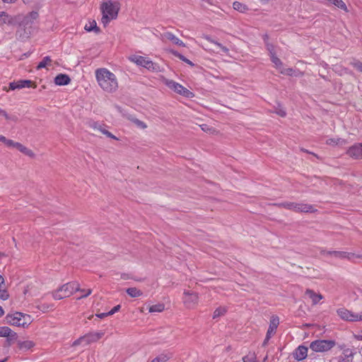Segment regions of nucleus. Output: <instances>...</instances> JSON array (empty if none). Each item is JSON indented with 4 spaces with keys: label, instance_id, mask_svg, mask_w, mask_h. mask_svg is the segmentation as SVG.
<instances>
[{
    "label": "nucleus",
    "instance_id": "obj_53",
    "mask_svg": "<svg viewBox=\"0 0 362 362\" xmlns=\"http://www.w3.org/2000/svg\"><path fill=\"white\" fill-rule=\"evenodd\" d=\"M0 116H4L6 119L8 118V115L6 112L0 108Z\"/></svg>",
    "mask_w": 362,
    "mask_h": 362
},
{
    "label": "nucleus",
    "instance_id": "obj_42",
    "mask_svg": "<svg viewBox=\"0 0 362 362\" xmlns=\"http://www.w3.org/2000/svg\"><path fill=\"white\" fill-rule=\"evenodd\" d=\"M168 52L170 54H172L173 56L179 58L180 60H182V62H185L186 57L185 56H183L182 54H180V52H178L177 51L174 50V49H168Z\"/></svg>",
    "mask_w": 362,
    "mask_h": 362
},
{
    "label": "nucleus",
    "instance_id": "obj_41",
    "mask_svg": "<svg viewBox=\"0 0 362 362\" xmlns=\"http://www.w3.org/2000/svg\"><path fill=\"white\" fill-rule=\"evenodd\" d=\"M266 47H267V49L269 52V57L274 56V55L276 54V52L275 51V47H274V46L272 44L267 42L266 43Z\"/></svg>",
    "mask_w": 362,
    "mask_h": 362
},
{
    "label": "nucleus",
    "instance_id": "obj_29",
    "mask_svg": "<svg viewBox=\"0 0 362 362\" xmlns=\"http://www.w3.org/2000/svg\"><path fill=\"white\" fill-rule=\"evenodd\" d=\"M165 309V305L163 303H158L156 305H153L149 307L148 311L149 313H160Z\"/></svg>",
    "mask_w": 362,
    "mask_h": 362
},
{
    "label": "nucleus",
    "instance_id": "obj_2",
    "mask_svg": "<svg viewBox=\"0 0 362 362\" xmlns=\"http://www.w3.org/2000/svg\"><path fill=\"white\" fill-rule=\"evenodd\" d=\"M100 9L103 14L101 21L105 26L112 20L117 18L120 9V4L118 1H107L101 4Z\"/></svg>",
    "mask_w": 362,
    "mask_h": 362
},
{
    "label": "nucleus",
    "instance_id": "obj_57",
    "mask_svg": "<svg viewBox=\"0 0 362 362\" xmlns=\"http://www.w3.org/2000/svg\"><path fill=\"white\" fill-rule=\"evenodd\" d=\"M121 279H124V280H127V279H130V276L129 274H121Z\"/></svg>",
    "mask_w": 362,
    "mask_h": 362
},
{
    "label": "nucleus",
    "instance_id": "obj_60",
    "mask_svg": "<svg viewBox=\"0 0 362 362\" xmlns=\"http://www.w3.org/2000/svg\"><path fill=\"white\" fill-rule=\"evenodd\" d=\"M185 62L187 63V64L190 65L191 66H193L194 65L192 61H190L189 59H188L187 58H186Z\"/></svg>",
    "mask_w": 362,
    "mask_h": 362
},
{
    "label": "nucleus",
    "instance_id": "obj_56",
    "mask_svg": "<svg viewBox=\"0 0 362 362\" xmlns=\"http://www.w3.org/2000/svg\"><path fill=\"white\" fill-rule=\"evenodd\" d=\"M96 316L99 318H103L105 317L109 316L108 313H102L100 314H97Z\"/></svg>",
    "mask_w": 362,
    "mask_h": 362
},
{
    "label": "nucleus",
    "instance_id": "obj_5",
    "mask_svg": "<svg viewBox=\"0 0 362 362\" xmlns=\"http://www.w3.org/2000/svg\"><path fill=\"white\" fill-rule=\"evenodd\" d=\"M336 345V341L332 339H317L310 344V349L315 352H326Z\"/></svg>",
    "mask_w": 362,
    "mask_h": 362
},
{
    "label": "nucleus",
    "instance_id": "obj_38",
    "mask_svg": "<svg viewBox=\"0 0 362 362\" xmlns=\"http://www.w3.org/2000/svg\"><path fill=\"white\" fill-rule=\"evenodd\" d=\"M51 59L49 57L47 56V57H45L38 64V65L37 66V69H42V68H45L46 67L47 64L49 62H51Z\"/></svg>",
    "mask_w": 362,
    "mask_h": 362
},
{
    "label": "nucleus",
    "instance_id": "obj_46",
    "mask_svg": "<svg viewBox=\"0 0 362 362\" xmlns=\"http://www.w3.org/2000/svg\"><path fill=\"white\" fill-rule=\"evenodd\" d=\"M280 72L282 74H285L287 76H292L293 74V69L291 68H288V69L281 68V69L280 70Z\"/></svg>",
    "mask_w": 362,
    "mask_h": 362
},
{
    "label": "nucleus",
    "instance_id": "obj_16",
    "mask_svg": "<svg viewBox=\"0 0 362 362\" xmlns=\"http://www.w3.org/2000/svg\"><path fill=\"white\" fill-rule=\"evenodd\" d=\"M294 358L298 361L305 359L308 356V347L300 345L295 351Z\"/></svg>",
    "mask_w": 362,
    "mask_h": 362
},
{
    "label": "nucleus",
    "instance_id": "obj_17",
    "mask_svg": "<svg viewBox=\"0 0 362 362\" xmlns=\"http://www.w3.org/2000/svg\"><path fill=\"white\" fill-rule=\"evenodd\" d=\"M305 293L311 299L313 305H316L320 300L323 298L321 294L316 293L313 290L309 288L305 291Z\"/></svg>",
    "mask_w": 362,
    "mask_h": 362
},
{
    "label": "nucleus",
    "instance_id": "obj_48",
    "mask_svg": "<svg viewBox=\"0 0 362 362\" xmlns=\"http://www.w3.org/2000/svg\"><path fill=\"white\" fill-rule=\"evenodd\" d=\"M84 291H80L81 293H82V295L78 298V299H81V298H86L87 296H88L91 293H92V290L88 288V289H83Z\"/></svg>",
    "mask_w": 362,
    "mask_h": 362
},
{
    "label": "nucleus",
    "instance_id": "obj_31",
    "mask_svg": "<svg viewBox=\"0 0 362 362\" xmlns=\"http://www.w3.org/2000/svg\"><path fill=\"white\" fill-rule=\"evenodd\" d=\"M35 344L33 341L30 340L24 341L20 343V349L22 350H28L34 346Z\"/></svg>",
    "mask_w": 362,
    "mask_h": 362
},
{
    "label": "nucleus",
    "instance_id": "obj_6",
    "mask_svg": "<svg viewBox=\"0 0 362 362\" xmlns=\"http://www.w3.org/2000/svg\"><path fill=\"white\" fill-rule=\"evenodd\" d=\"M29 320V315H24L18 312H16L13 314H8L6 316V322L13 326L25 327L28 324Z\"/></svg>",
    "mask_w": 362,
    "mask_h": 362
},
{
    "label": "nucleus",
    "instance_id": "obj_59",
    "mask_svg": "<svg viewBox=\"0 0 362 362\" xmlns=\"http://www.w3.org/2000/svg\"><path fill=\"white\" fill-rule=\"evenodd\" d=\"M8 139H6L4 136L0 135V141L3 143H6Z\"/></svg>",
    "mask_w": 362,
    "mask_h": 362
},
{
    "label": "nucleus",
    "instance_id": "obj_13",
    "mask_svg": "<svg viewBox=\"0 0 362 362\" xmlns=\"http://www.w3.org/2000/svg\"><path fill=\"white\" fill-rule=\"evenodd\" d=\"M279 325V318L276 315H272L270 318L269 326L266 335L267 339H271L272 336L275 334L276 329Z\"/></svg>",
    "mask_w": 362,
    "mask_h": 362
},
{
    "label": "nucleus",
    "instance_id": "obj_61",
    "mask_svg": "<svg viewBox=\"0 0 362 362\" xmlns=\"http://www.w3.org/2000/svg\"><path fill=\"white\" fill-rule=\"evenodd\" d=\"M185 62L187 63V64L190 65L191 66H193L194 65L192 61H190L189 59H188L187 58H186Z\"/></svg>",
    "mask_w": 362,
    "mask_h": 362
},
{
    "label": "nucleus",
    "instance_id": "obj_45",
    "mask_svg": "<svg viewBox=\"0 0 362 362\" xmlns=\"http://www.w3.org/2000/svg\"><path fill=\"white\" fill-rule=\"evenodd\" d=\"M21 152L31 158L35 156V153L25 146H23V148L21 149Z\"/></svg>",
    "mask_w": 362,
    "mask_h": 362
},
{
    "label": "nucleus",
    "instance_id": "obj_64",
    "mask_svg": "<svg viewBox=\"0 0 362 362\" xmlns=\"http://www.w3.org/2000/svg\"><path fill=\"white\" fill-rule=\"evenodd\" d=\"M6 361V358H2L0 356V362H5Z\"/></svg>",
    "mask_w": 362,
    "mask_h": 362
},
{
    "label": "nucleus",
    "instance_id": "obj_47",
    "mask_svg": "<svg viewBox=\"0 0 362 362\" xmlns=\"http://www.w3.org/2000/svg\"><path fill=\"white\" fill-rule=\"evenodd\" d=\"M243 362H257L256 357L255 355L245 356Z\"/></svg>",
    "mask_w": 362,
    "mask_h": 362
},
{
    "label": "nucleus",
    "instance_id": "obj_43",
    "mask_svg": "<svg viewBox=\"0 0 362 362\" xmlns=\"http://www.w3.org/2000/svg\"><path fill=\"white\" fill-rule=\"evenodd\" d=\"M168 52L170 54H172L173 56L179 58L180 60H182V62H185L186 57L185 56H183L182 54H180V52H178L177 51L174 50V49H168Z\"/></svg>",
    "mask_w": 362,
    "mask_h": 362
},
{
    "label": "nucleus",
    "instance_id": "obj_36",
    "mask_svg": "<svg viewBox=\"0 0 362 362\" xmlns=\"http://www.w3.org/2000/svg\"><path fill=\"white\" fill-rule=\"evenodd\" d=\"M226 313V309L224 307H219L215 310L213 314V318L216 319L223 315Z\"/></svg>",
    "mask_w": 362,
    "mask_h": 362
},
{
    "label": "nucleus",
    "instance_id": "obj_28",
    "mask_svg": "<svg viewBox=\"0 0 362 362\" xmlns=\"http://www.w3.org/2000/svg\"><path fill=\"white\" fill-rule=\"evenodd\" d=\"M233 8L236 11H238L241 13H245L248 8L246 5L239 2V1H235L233 4Z\"/></svg>",
    "mask_w": 362,
    "mask_h": 362
},
{
    "label": "nucleus",
    "instance_id": "obj_50",
    "mask_svg": "<svg viewBox=\"0 0 362 362\" xmlns=\"http://www.w3.org/2000/svg\"><path fill=\"white\" fill-rule=\"evenodd\" d=\"M38 13L36 11H32L29 13L28 18H31L32 20H35L38 18Z\"/></svg>",
    "mask_w": 362,
    "mask_h": 362
},
{
    "label": "nucleus",
    "instance_id": "obj_25",
    "mask_svg": "<svg viewBox=\"0 0 362 362\" xmlns=\"http://www.w3.org/2000/svg\"><path fill=\"white\" fill-rule=\"evenodd\" d=\"M126 291L127 293L132 298L140 297L143 294V292L141 290L135 287L128 288Z\"/></svg>",
    "mask_w": 362,
    "mask_h": 362
},
{
    "label": "nucleus",
    "instance_id": "obj_35",
    "mask_svg": "<svg viewBox=\"0 0 362 362\" xmlns=\"http://www.w3.org/2000/svg\"><path fill=\"white\" fill-rule=\"evenodd\" d=\"M206 39L208 40L209 42H210L211 43L214 44L216 47H218L223 52H224L226 54L228 53L229 49L226 46H223L221 43H219V42H218L211 39L209 37Z\"/></svg>",
    "mask_w": 362,
    "mask_h": 362
},
{
    "label": "nucleus",
    "instance_id": "obj_12",
    "mask_svg": "<svg viewBox=\"0 0 362 362\" xmlns=\"http://www.w3.org/2000/svg\"><path fill=\"white\" fill-rule=\"evenodd\" d=\"M159 37L163 42L169 40L177 46H186L185 44L181 40H180L177 36H175L173 33L170 32H165L163 33H161Z\"/></svg>",
    "mask_w": 362,
    "mask_h": 362
},
{
    "label": "nucleus",
    "instance_id": "obj_14",
    "mask_svg": "<svg viewBox=\"0 0 362 362\" xmlns=\"http://www.w3.org/2000/svg\"><path fill=\"white\" fill-rule=\"evenodd\" d=\"M347 154L355 159L362 158V144H357L350 147Z\"/></svg>",
    "mask_w": 362,
    "mask_h": 362
},
{
    "label": "nucleus",
    "instance_id": "obj_21",
    "mask_svg": "<svg viewBox=\"0 0 362 362\" xmlns=\"http://www.w3.org/2000/svg\"><path fill=\"white\" fill-rule=\"evenodd\" d=\"M338 362H352L353 361V353L347 349L344 351L343 355L337 358Z\"/></svg>",
    "mask_w": 362,
    "mask_h": 362
},
{
    "label": "nucleus",
    "instance_id": "obj_1",
    "mask_svg": "<svg viewBox=\"0 0 362 362\" xmlns=\"http://www.w3.org/2000/svg\"><path fill=\"white\" fill-rule=\"evenodd\" d=\"M95 77L100 87L108 93L115 92L118 88L116 76L108 69L103 68L95 71Z\"/></svg>",
    "mask_w": 362,
    "mask_h": 362
},
{
    "label": "nucleus",
    "instance_id": "obj_44",
    "mask_svg": "<svg viewBox=\"0 0 362 362\" xmlns=\"http://www.w3.org/2000/svg\"><path fill=\"white\" fill-rule=\"evenodd\" d=\"M132 122L140 129H146L147 127V125L142 121L138 119H133Z\"/></svg>",
    "mask_w": 362,
    "mask_h": 362
},
{
    "label": "nucleus",
    "instance_id": "obj_27",
    "mask_svg": "<svg viewBox=\"0 0 362 362\" xmlns=\"http://www.w3.org/2000/svg\"><path fill=\"white\" fill-rule=\"evenodd\" d=\"M330 4L335 6L346 13L349 11L346 4L342 0H332Z\"/></svg>",
    "mask_w": 362,
    "mask_h": 362
},
{
    "label": "nucleus",
    "instance_id": "obj_51",
    "mask_svg": "<svg viewBox=\"0 0 362 362\" xmlns=\"http://www.w3.org/2000/svg\"><path fill=\"white\" fill-rule=\"evenodd\" d=\"M353 337L358 341H362V330L358 334H354Z\"/></svg>",
    "mask_w": 362,
    "mask_h": 362
},
{
    "label": "nucleus",
    "instance_id": "obj_63",
    "mask_svg": "<svg viewBox=\"0 0 362 362\" xmlns=\"http://www.w3.org/2000/svg\"><path fill=\"white\" fill-rule=\"evenodd\" d=\"M4 314V311L1 306H0V317H1Z\"/></svg>",
    "mask_w": 362,
    "mask_h": 362
},
{
    "label": "nucleus",
    "instance_id": "obj_15",
    "mask_svg": "<svg viewBox=\"0 0 362 362\" xmlns=\"http://www.w3.org/2000/svg\"><path fill=\"white\" fill-rule=\"evenodd\" d=\"M33 81L30 80H20L18 81L11 82L9 83L10 90L21 89L23 88H30L33 86Z\"/></svg>",
    "mask_w": 362,
    "mask_h": 362
},
{
    "label": "nucleus",
    "instance_id": "obj_52",
    "mask_svg": "<svg viewBox=\"0 0 362 362\" xmlns=\"http://www.w3.org/2000/svg\"><path fill=\"white\" fill-rule=\"evenodd\" d=\"M16 141L11 140V139H7L5 144L8 147H14Z\"/></svg>",
    "mask_w": 362,
    "mask_h": 362
},
{
    "label": "nucleus",
    "instance_id": "obj_3",
    "mask_svg": "<svg viewBox=\"0 0 362 362\" xmlns=\"http://www.w3.org/2000/svg\"><path fill=\"white\" fill-rule=\"evenodd\" d=\"M76 291H84V290L81 289L80 285L77 281L69 282L54 291L52 293V296L55 300H61L69 297Z\"/></svg>",
    "mask_w": 362,
    "mask_h": 362
},
{
    "label": "nucleus",
    "instance_id": "obj_18",
    "mask_svg": "<svg viewBox=\"0 0 362 362\" xmlns=\"http://www.w3.org/2000/svg\"><path fill=\"white\" fill-rule=\"evenodd\" d=\"M346 141L344 139L335 137V138H329L326 140V144L329 146H342L346 144Z\"/></svg>",
    "mask_w": 362,
    "mask_h": 362
},
{
    "label": "nucleus",
    "instance_id": "obj_8",
    "mask_svg": "<svg viewBox=\"0 0 362 362\" xmlns=\"http://www.w3.org/2000/svg\"><path fill=\"white\" fill-rule=\"evenodd\" d=\"M165 85L171 90L185 98H192L194 95L192 92L173 80H167Z\"/></svg>",
    "mask_w": 362,
    "mask_h": 362
},
{
    "label": "nucleus",
    "instance_id": "obj_20",
    "mask_svg": "<svg viewBox=\"0 0 362 362\" xmlns=\"http://www.w3.org/2000/svg\"><path fill=\"white\" fill-rule=\"evenodd\" d=\"M321 253L323 254V255H333L335 257L341 258V259H343V258H350V257H349L350 253H348V252H343V251H325V250H322L321 252Z\"/></svg>",
    "mask_w": 362,
    "mask_h": 362
},
{
    "label": "nucleus",
    "instance_id": "obj_49",
    "mask_svg": "<svg viewBox=\"0 0 362 362\" xmlns=\"http://www.w3.org/2000/svg\"><path fill=\"white\" fill-rule=\"evenodd\" d=\"M121 306L120 305H117L115 306L110 311L108 312L109 315H112L119 310Z\"/></svg>",
    "mask_w": 362,
    "mask_h": 362
},
{
    "label": "nucleus",
    "instance_id": "obj_10",
    "mask_svg": "<svg viewBox=\"0 0 362 362\" xmlns=\"http://www.w3.org/2000/svg\"><path fill=\"white\" fill-rule=\"evenodd\" d=\"M182 302L187 308H194L199 302L198 294L189 291H185L183 293Z\"/></svg>",
    "mask_w": 362,
    "mask_h": 362
},
{
    "label": "nucleus",
    "instance_id": "obj_22",
    "mask_svg": "<svg viewBox=\"0 0 362 362\" xmlns=\"http://www.w3.org/2000/svg\"><path fill=\"white\" fill-rule=\"evenodd\" d=\"M9 297L8 291L5 288L4 279L0 275V298L5 300Z\"/></svg>",
    "mask_w": 362,
    "mask_h": 362
},
{
    "label": "nucleus",
    "instance_id": "obj_24",
    "mask_svg": "<svg viewBox=\"0 0 362 362\" xmlns=\"http://www.w3.org/2000/svg\"><path fill=\"white\" fill-rule=\"evenodd\" d=\"M16 333L13 332L8 327H0V337H14Z\"/></svg>",
    "mask_w": 362,
    "mask_h": 362
},
{
    "label": "nucleus",
    "instance_id": "obj_34",
    "mask_svg": "<svg viewBox=\"0 0 362 362\" xmlns=\"http://www.w3.org/2000/svg\"><path fill=\"white\" fill-rule=\"evenodd\" d=\"M200 127H201L202 130L204 131V132H206V133H209L211 134H217V131L216 130V129H214L212 127L209 126L206 124H201Z\"/></svg>",
    "mask_w": 362,
    "mask_h": 362
},
{
    "label": "nucleus",
    "instance_id": "obj_30",
    "mask_svg": "<svg viewBox=\"0 0 362 362\" xmlns=\"http://www.w3.org/2000/svg\"><path fill=\"white\" fill-rule=\"evenodd\" d=\"M170 357L171 356L167 354H161L152 359L150 362H166Z\"/></svg>",
    "mask_w": 362,
    "mask_h": 362
},
{
    "label": "nucleus",
    "instance_id": "obj_19",
    "mask_svg": "<svg viewBox=\"0 0 362 362\" xmlns=\"http://www.w3.org/2000/svg\"><path fill=\"white\" fill-rule=\"evenodd\" d=\"M70 78L66 74H60L54 78V82L59 86H65L70 83Z\"/></svg>",
    "mask_w": 362,
    "mask_h": 362
},
{
    "label": "nucleus",
    "instance_id": "obj_11",
    "mask_svg": "<svg viewBox=\"0 0 362 362\" xmlns=\"http://www.w3.org/2000/svg\"><path fill=\"white\" fill-rule=\"evenodd\" d=\"M103 332H92L87 334L74 341V345H77L84 341L86 344L95 342L103 336Z\"/></svg>",
    "mask_w": 362,
    "mask_h": 362
},
{
    "label": "nucleus",
    "instance_id": "obj_55",
    "mask_svg": "<svg viewBox=\"0 0 362 362\" xmlns=\"http://www.w3.org/2000/svg\"><path fill=\"white\" fill-rule=\"evenodd\" d=\"M38 308L40 310H42L43 312H45L48 310L49 306H46L45 305H38Z\"/></svg>",
    "mask_w": 362,
    "mask_h": 362
},
{
    "label": "nucleus",
    "instance_id": "obj_62",
    "mask_svg": "<svg viewBox=\"0 0 362 362\" xmlns=\"http://www.w3.org/2000/svg\"><path fill=\"white\" fill-rule=\"evenodd\" d=\"M4 3L12 4L14 3L16 0H2Z\"/></svg>",
    "mask_w": 362,
    "mask_h": 362
},
{
    "label": "nucleus",
    "instance_id": "obj_4",
    "mask_svg": "<svg viewBox=\"0 0 362 362\" xmlns=\"http://www.w3.org/2000/svg\"><path fill=\"white\" fill-rule=\"evenodd\" d=\"M277 205L279 207L291 210L295 212L313 213L316 211L313 205L303 203L284 202L278 204Z\"/></svg>",
    "mask_w": 362,
    "mask_h": 362
},
{
    "label": "nucleus",
    "instance_id": "obj_9",
    "mask_svg": "<svg viewBox=\"0 0 362 362\" xmlns=\"http://www.w3.org/2000/svg\"><path fill=\"white\" fill-rule=\"evenodd\" d=\"M129 59L136 65L144 67L148 70L155 69L154 63L147 57L139 55H132L129 57Z\"/></svg>",
    "mask_w": 362,
    "mask_h": 362
},
{
    "label": "nucleus",
    "instance_id": "obj_7",
    "mask_svg": "<svg viewBox=\"0 0 362 362\" xmlns=\"http://www.w3.org/2000/svg\"><path fill=\"white\" fill-rule=\"evenodd\" d=\"M337 315L343 320L355 322L362 321V312L359 313H354L346 308H339L337 310Z\"/></svg>",
    "mask_w": 362,
    "mask_h": 362
},
{
    "label": "nucleus",
    "instance_id": "obj_23",
    "mask_svg": "<svg viewBox=\"0 0 362 362\" xmlns=\"http://www.w3.org/2000/svg\"><path fill=\"white\" fill-rule=\"evenodd\" d=\"M13 22V18L6 12H0V25L4 24H12Z\"/></svg>",
    "mask_w": 362,
    "mask_h": 362
},
{
    "label": "nucleus",
    "instance_id": "obj_40",
    "mask_svg": "<svg viewBox=\"0 0 362 362\" xmlns=\"http://www.w3.org/2000/svg\"><path fill=\"white\" fill-rule=\"evenodd\" d=\"M102 124L103 123L91 120L88 122V125L94 130H98L101 127Z\"/></svg>",
    "mask_w": 362,
    "mask_h": 362
},
{
    "label": "nucleus",
    "instance_id": "obj_32",
    "mask_svg": "<svg viewBox=\"0 0 362 362\" xmlns=\"http://www.w3.org/2000/svg\"><path fill=\"white\" fill-rule=\"evenodd\" d=\"M271 61L274 64L275 68L281 70L282 68L283 63L281 59L277 57L276 54L270 57Z\"/></svg>",
    "mask_w": 362,
    "mask_h": 362
},
{
    "label": "nucleus",
    "instance_id": "obj_54",
    "mask_svg": "<svg viewBox=\"0 0 362 362\" xmlns=\"http://www.w3.org/2000/svg\"><path fill=\"white\" fill-rule=\"evenodd\" d=\"M23 146H23L21 144H20L18 142H16L15 145H14V148H16L20 151H21V149H22Z\"/></svg>",
    "mask_w": 362,
    "mask_h": 362
},
{
    "label": "nucleus",
    "instance_id": "obj_33",
    "mask_svg": "<svg viewBox=\"0 0 362 362\" xmlns=\"http://www.w3.org/2000/svg\"><path fill=\"white\" fill-rule=\"evenodd\" d=\"M105 125L104 124H102L101 127L98 131H99L100 132H101L102 134H105V136H107V137H109L110 139H112L115 140H118V138L116 137L115 135H113L109 131L106 130L105 129Z\"/></svg>",
    "mask_w": 362,
    "mask_h": 362
},
{
    "label": "nucleus",
    "instance_id": "obj_26",
    "mask_svg": "<svg viewBox=\"0 0 362 362\" xmlns=\"http://www.w3.org/2000/svg\"><path fill=\"white\" fill-rule=\"evenodd\" d=\"M84 28L88 32L93 31L98 33L100 31V28L97 26V23L95 21H90L85 25Z\"/></svg>",
    "mask_w": 362,
    "mask_h": 362
},
{
    "label": "nucleus",
    "instance_id": "obj_39",
    "mask_svg": "<svg viewBox=\"0 0 362 362\" xmlns=\"http://www.w3.org/2000/svg\"><path fill=\"white\" fill-rule=\"evenodd\" d=\"M350 64L356 70L362 73V62L357 59H353Z\"/></svg>",
    "mask_w": 362,
    "mask_h": 362
},
{
    "label": "nucleus",
    "instance_id": "obj_37",
    "mask_svg": "<svg viewBox=\"0 0 362 362\" xmlns=\"http://www.w3.org/2000/svg\"><path fill=\"white\" fill-rule=\"evenodd\" d=\"M274 112L282 117H284L286 115L285 110L279 104H278L276 107H274Z\"/></svg>",
    "mask_w": 362,
    "mask_h": 362
},
{
    "label": "nucleus",
    "instance_id": "obj_58",
    "mask_svg": "<svg viewBox=\"0 0 362 362\" xmlns=\"http://www.w3.org/2000/svg\"><path fill=\"white\" fill-rule=\"evenodd\" d=\"M270 339H267V335H266L265 339L262 343V346H266L268 344V342Z\"/></svg>",
    "mask_w": 362,
    "mask_h": 362
}]
</instances>
